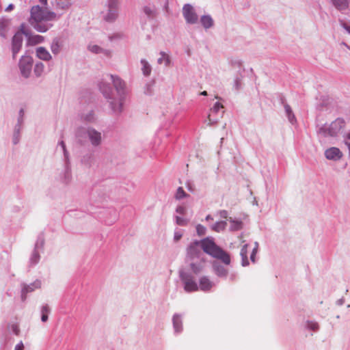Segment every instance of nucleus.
I'll return each mask as SVG.
<instances>
[{"instance_id": "obj_21", "label": "nucleus", "mask_w": 350, "mask_h": 350, "mask_svg": "<svg viewBox=\"0 0 350 350\" xmlns=\"http://www.w3.org/2000/svg\"><path fill=\"white\" fill-rule=\"evenodd\" d=\"M141 63L142 64V70L143 71V73L146 76H148L151 72V67L149 65V64L144 59H142L141 61Z\"/></svg>"}, {"instance_id": "obj_18", "label": "nucleus", "mask_w": 350, "mask_h": 350, "mask_svg": "<svg viewBox=\"0 0 350 350\" xmlns=\"http://www.w3.org/2000/svg\"><path fill=\"white\" fill-rule=\"evenodd\" d=\"M201 23L203 27L206 29L210 28L213 25V21L208 15L203 16L201 18Z\"/></svg>"}, {"instance_id": "obj_7", "label": "nucleus", "mask_w": 350, "mask_h": 350, "mask_svg": "<svg viewBox=\"0 0 350 350\" xmlns=\"http://www.w3.org/2000/svg\"><path fill=\"white\" fill-rule=\"evenodd\" d=\"M202 247H201L200 241H193L187 249V257L191 260L200 258L202 254Z\"/></svg>"}, {"instance_id": "obj_48", "label": "nucleus", "mask_w": 350, "mask_h": 350, "mask_svg": "<svg viewBox=\"0 0 350 350\" xmlns=\"http://www.w3.org/2000/svg\"><path fill=\"white\" fill-rule=\"evenodd\" d=\"M40 1L44 5H46L47 3V0H40Z\"/></svg>"}, {"instance_id": "obj_43", "label": "nucleus", "mask_w": 350, "mask_h": 350, "mask_svg": "<svg viewBox=\"0 0 350 350\" xmlns=\"http://www.w3.org/2000/svg\"><path fill=\"white\" fill-rule=\"evenodd\" d=\"M41 319L43 322H46L48 319V314H42Z\"/></svg>"}, {"instance_id": "obj_5", "label": "nucleus", "mask_w": 350, "mask_h": 350, "mask_svg": "<svg viewBox=\"0 0 350 350\" xmlns=\"http://www.w3.org/2000/svg\"><path fill=\"white\" fill-rule=\"evenodd\" d=\"M28 36V32L25 30V25L21 26L19 31L16 32L12 39V52L13 55L20 51L23 44V35Z\"/></svg>"}, {"instance_id": "obj_12", "label": "nucleus", "mask_w": 350, "mask_h": 350, "mask_svg": "<svg viewBox=\"0 0 350 350\" xmlns=\"http://www.w3.org/2000/svg\"><path fill=\"white\" fill-rule=\"evenodd\" d=\"M90 139L93 145H98L101 140V135L94 129H89L88 131Z\"/></svg>"}, {"instance_id": "obj_22", "label": "nucleus", "mask_w": 350, "mask_h": 350, "mask_svg": "<svg viewBox=\"0 0 350 350\" xmlns=\"http://www.w3.org/2000/svg\"><path fill=\"white\" fill-rule=\"evenodd\" d=\"M247 247V245L245 244L243 246V247L241 250V256H242V259H243V265H244V266L248 265Z\"/></svg>"}, {"instance_id": "obj_13", "label": "nucleus", "mask_w": 350, "mask_h": 350, "mask_svg": "<svg viewBox=\"0 0 350 350\" xmlns=\"http://www.w3.org/2000/svg\"><path fill=\"white\" fill-rule=\"evenodd\" d=\"M333 5L339 11L349 8L350 0H332Z\"/></svg>"}, {"instance_id": "obj_19", "label": "nucleus", "mask_w": 350, "mask_h": 350, "mask_svg": "<svg viewBox=\"0 0 350 350\" xmlns=\"http://www.w3.org/2000/svg\"><path fill=\"white\" fill-rule=\"evenodd\" d=\"M173 324L174 329L176 332H180L182 329V322L180 317L178 315L174 316Z\"/></svg>"}, {"instance_id": "obj_25", "label": "nucleus", "mask_w": 350, "mask_h": 350, "mask_svg": "<svg viewBox=\"0 0 350 350\" xmlns=\"http://www.w3.org/2000/svg\"><path fill=\"white\" fill-rule=\"evenodd\" d=\"M223 108H224V106L222 105V104H221V103H219L217 102V103L214 105L213 107L211 109V113H210V114L208 115V120H209L210 122H212V121H213V120H212V119H211L212 113H217V112H218L220 109H223Z\"/></svg>"}, {"instance_id": "obj_14", "label": "nucleus", "mask_w": 350, "mask_h": 350, "mask_svg": "<svg viewBox=\"0 0 350 350\" xmlns=\"http://www.w3.org/2000/svg\"><path fill=\"white\" fill-rule=\"evenodd\" d=\"M41 287V282L40 281H36L31 285L25 286L22 290V298L23 299H25V294L33 291L36 288H40Z\"/></svg>"}, {"instance_id": "obj_33", "label": "nucleus", "mask_w": 350, "mask_h": 350, "mask_svg": "<svg viewBox=\"0 0 350 350\" xmlns=\"http://www.w3.org/2000/svg\"><path fill=\"white\" fill-rule=\"evenodd\" d=\"M161 55H162V57L159 58L158 59V62L159 64H162L163 62V60L165 59V64L167 65L168 63H169V57L167 55H165V53H161Z\"/></svg>"}, {"instance_id": "obj_49", "label": "nucleus", "mask_w": 350, "mask_h": 350, "mask_svg": "<svg viewBox=\"0 0 350 350\" xmlns=\"http://www.w3.org/2000/svg\"><path fill=\"white\" fill-rule=\"evenodd\" d=\"M201 95H203V96H206L207 95V92L206 91H203L200 93Z\"/></svg>"}, {"instance_id": "obj_9", "label": "nucleus", "mask_w": 350, "mask_h": 350, "mask_svg": "<svg viewBox=\"0 0 350 350\" xmlns=\"http://www.w3.org/2000/svg\"><path fill=\"white\" fill-rule=\"evenodd\" d=\"M183 14L186 20L189 23H196L198 21V16L193 10V8L189 5L186 4L183 8Z\"/></svg>"}, {"instance_id": "obj_23", "label": "nucleus", "mask_w": 350, "mask_h": 350, "mask_svg": "<svg viewBox=\"0 0 350 350\" xmlns=\"http://www.w3.org/2000/svg\"><path fill=\"white\" fill-rule=\"evenodd\" d=\"M144 13L149 18H154L156 16L155 9L149 6H145L143 9Z\"/></svg>"}, {"instance_id": "obj_26", "label": "nucleus", "mask_w": 350, "mask_h": 350, "mask_svg": "<svg viewBox=\"0 0 350 350\" xmlns=\"http://www.w3.org/2000/svg\"><path fill=\"white\" fill-rule=\"evenodd\" d=\"M226 226V222L224 221L217 222L213 227L212 229L215 232H220L223 230Z\"/></svg>"}, {"instance_id": "obj_24", "label": "nucleus", "mask_w": 350, "mask_h": 350, "mask_svg": "<svg viewBox=\"0 0 350 350\" xmlns=\"http://www.w3.org/2000/svg\"><path fill=\"white\" fill-rule=\"evenodd\" d=\"M215 273L218 276L224 277L228 274V270L222 266H215Z\"/></svg>"}, {"instance_id": "obj_1", "label": "nucleus", "mask_w": 350, "mask_h": 350, "mask_svg": "<svg viewBox=\"0 0 350 350\" xmlns=\"http://www.w3.org/2000/svg\"><path fill=\"white\" fill-rule=\"evenodd\" d=\"M30 13L29 23L40 32L46 31L50 27L47 22L55 18L53 12H49L39 5L33 6Z\"/></svg>"}, {"instance_id": "obj_41", "label": "nucleus", "mask_w": 350, "mask_h": 350, "mask_svg": "<svg viewBox=\"0 0 350 350\" xmlns=\"http://www.w3.org/2000/svg\"><path fill=\"white\" fill-rule=\"evenodd\" d=\"M182 237V234L181 233H179V232H176L175 234H174V240L176 241H179Z\"/></svg>"}, {"instance_id": "obj_40", "label": "nucleus", "mask_w": 350, "mask_h": 350, "mask_svg": "<svg viewBox=\"0 0 350 350\" xmlns=\"http://www.w3.org/2000/svg\"><path fill=\"white\" fill-rule=\"evenodd\" d=\"M24 349V345L22 342L16 345L15 347V350H23Z\"/></svg>"}, {"instance_id": "obj_2", "label": "nucleus", "mask_w": 350, "mask_h": 350, "mask_svg": "<svg viewBox=\"0 0 350 350\" xmlns=\"http://www.w3.org/2000/svg\"><path fill=\"white\" fill-rule=\"evenodd\" d=\"M200 245L205 253L213 258L219 259L226 265L230 263V255L217 246L213 239L209 237L205 238L200 241Z\"/></svg>"}, {"instance_id": "obj_47", "label": "nucleus", "mask_w": 350, "mask_h": 350, "mask_svg": "<svg viewBox=\"0 0 350 350\" xmlns=\"http://www.w3.org/2000/svg\"><path fill=\"white\" fill-rule=\"evenodd\" d=\"M33 258H34V262H37L38 254L35 253L33 254Z\"/></svg>"}, {"instance_id": "obj_16", "label": "nucleus", "mask_w": 350, "mask_h": 350, "mask_svg": "<svg viewBox=\"0 0 350 350\" xmlns=\"http://www.w3.org/2000/svg\"><path fill=\"white\" fill-rule=\"evenodd\" d=\"M111 78L113 81L115 88L118 91H120L124 88L125 83L120 77L115 75H111Z\"/></svg>"}, {"instance_id": "obj_29", "label": "nucleus", "mask_w": 350, "mask_h": 350, "mask_svg": "<svg viewBox=\"0 0 350 350\" xmlns=\"http://www.w3.org/2000/svg\"><path fill=\"white\" fill-rule=\"evenodd\" d=\"M9 23L8 21L0 22V35L4 36L6 33Z\"/></svg>"}, {"instance_id": "obj_45", "label": "nucleus", "mask_w": 350, "mask_h": 350, "mask_svg": "<svg viewBox=\"0 0 350 350\" xmlns=\"http://www.w3.org/2000/svg\"><path fill=\"white\" fill-rule=\"evenodd\" d=\"M60 144H61V146H62V148H63V150L64 151V153L66 154V146H65L64 142L63 141H62L60 142Z\"/></svg>"}, {"instance_id": "obj_15", "label": "nucleus", "mask_w": 350, "mask_h": 350, "mask_svg": "<svg viewBox=\"0 0 350 350\" xmlns=\"http://www.w3.org/2000/svg\"><path fill=\"white\" fill-rule=\"evenodd\" d=\"M36 54L38 58L42 60H49L51 58V55L44 47H38L36 50Z\"/></svg>"}, {"instance_id": "obj_8", "label": "nucleus", "mask_w": 350, "mask_h": 350, "mask_svg": "<svg viewBox=\"0 0 350 350\" xmlns=\"http://www.w3.org/2000/svg\"><path fill=\"white\" fill-rule=\"evenodd\" d=\"M118 0H109L107 5L108 13L105 16V20L109 22L113 21L117 17Z\"/></svg>"}, {"instance_id": "obj_6", "label": "nucleus", "mask_w": 350, "mask_h": 350, "mask_svg": "<svg viewBox=\"0 0 350 350\" xmlns=\"http://www.w3.org/2000/svg\"><path fill=\"white\" fill-rule=\"evenodd\" d=\"M33 64V59L31 57L26 55L23 56L19 62V68L21 72L25 77H28L31 73Z\"/></svg>"}, {"instance_id": "obj_38", "label": "nucleus", "mask_w": 350, "mask_h": 350, "mask_svg": "<svg viewBox=\"0 0 350 350\" xmlns=\"http://www.w3.org/2000/svg\"><path fill=\"white\" fill-rule=\"evenodd\" d=\"M122 103H121V102H120V103H119V104H118V107H116V106H115V105H113V106H112V108H113V109L115 111H118V112H120V111H122Z\"/></svg>"}, {"instance_id": "obj_51", "label": "nucleus", "mask_w": 350, "mask_h": 350, "mask_svg": "<svg viewBox=\"0 0 350 350\" xmlns=\"http://www.w3.org/2000/svg\"><path fill=\"white\" fill-rule=\"evenodd\" d=\"M100 89L102 90V91H103L105 94L106 93V92H107V91H106L105 90L103 89L102 88H100Z\"/></svg>"}, {"instance_id": "obj_4", "label": "nucleus", "mask_w": 350, "mask_h": 350, "mask_svg": "<svg viewBox=\"0 0 350 350\" xmlns=\"http://www.w3.org/2000/svg\"><path fill=\"white\" fill-rule=\"evenodd\" d=\"M180 278L184 284V289L186 292L191 293L198 291V285L191 275L181 272Z\"/></svg>"}, {"instance_id": "obj_3", "label": "nucleus", "mask_w": 350, "mask_h": 350, "mask_svg": "<svg viewBox=\"0 0 350 350\" xmlns=\"http://www.w3.org/2000/svg\"><path fill=\"white\" fill-rule=\"evenodd\" d=\"M345 126V120L342 118H338L332 122L329 126L321 128L320 131L325 135L336 137L342 133Z\"/></svg>"}, {"instance_id": "obj_39", "label": "nucleus", "mask_w": 350, "mask_h": 350, "mask_svg": "<svg viewBox=\"0 0 350 350\" xmlns=\"http://www.w3.org/2000/svg\"><path fill=\"white\" fill-rule=\"evenodd\" d=\"M176 221H177V224H178V225H181V226H185V225H186V221H185L183 219H182V218H180V217H178L176 218Z\"/></svg>"}, {"instance_id": "obj_32", "label": "nucleus", "mask_w": 350, "mask_h": 350, "mask_svg": "<svg viewBox=\"0 0 350 350\" xmlns=\"http://www.w3.org/2000/svg\"><path fill=\"white\" fill-rule=\"evenodd\" d=\"M196 231L199 236L204 235L206 232V228L202 225L198 224L196 226Z\"/></svg>"}, {"instance_id": "obj_34", "label": "nucleus", "mask_w": 350, "mask_h": 350, "mask_svg": "<svg viewBox=\"0 0 350 350\" xmlns=\"http://www.w3.org/2000/svg\"><path fill=\"white\" fill-rule=\"evenodd\" d=\"M11 329L12 330V332L16 335L18 336L20 333V329H19V327L17 324H12L11 325Z\"/></svg>"}, {"instance_id": "obj_28", "label": "nucleus", "mask_w": 350, "mask_h": 350, "mask_svg": "<svg viewBox=\"0 0 350 350\" xmlns=\"http://www.w3.org/2000/svg\"><path fill=\"white\" fill-rule=\"evenodd\" d=\"M89 50L94 53H105V54H107V52L103 49H101L100 46L97 45H90L88 46Z\"/></svg>"}, {"instance_id": "obj_36", "label": "nucleus", "mask_w": 350, "mask_h": 350, "mask_svg": "<svg viewBox=\"0 0 350 350\" xmlns=\"http://www.w3.org/2000/svg\"><path fill=\"white\" fill-rule=\"evenodd\" d=\"M50 312V308L48 305H45L42 308V314H48Z\"/></svg>"}, {"instance_id": "obj_44", "label": "nucleus", "mask_w": 350, "mask_h": 350, "mask_svg": "<svg viewBox=\"0 0 350 350\" xmlns=\"http://www.w3.org/2000/svg\"><path fill=\"white\" fill-rule=\"evenodd\" d=\"M14 8V5L12 4H10L8 6V8H6V11H10L13 9Z\"/></svg>"}, {"instance_id": "obj_10", "label": "nucleus", "mask_w": 350, "mask_h": 350, "mask_svg": "<svg viewBox=\"0 0 350 350\" xmlns=\"http://www.w3.org/2000/svg\"><path fill=\"white\" fill-rule=\"evenodd\" d=\"M325 157L329 160H339L342 157V152L339 148L332 147L327 149L325 152Z\"/></svg>"}, {"instance_id": "obj_20", "label": "nucleus", "mask_w": 350, "mask_h": 350, "mask_svg": "<svg viewBox=\"0 0 350 350\" xmlns=\"http://www.w3.org/2000/svg\"><path fill=\"white\" fill-rule=\"evenodd\" d=\"M191 269L193 273L197 275L202 271L204 269V266L202 264H196V263H191L190 265Z\"/></svg>"}, {"instance_id": "obj_50", "label": "nucleus", "mask_w": 350, "mask_h": 350, "mask_svg": "<svg viewBox=\"0 0 350 350\" xmlns=\"http://www.w3.org/2000/svg\"><path fill=\"white\" fill-rule=\"evenodd\" d=\"M211 219L210 215H208V216L206 217V220H208V219Z\"/></svg>"}, {"instance_id": "obj_46", "label": "nucleus", "mask_w": 350, "mask_h": 350, "mask_svg": "<svg viewBox=\"0 0 350 350\" xmlns=\"http://www.w3.org/2000/svg\"><path fill=\"white\" fill-rule=\"evenodd\" d=\"M187 187V189L189 191H194V189H193V187H192V186H191V185L190 183H188Z\"/></svg>"}, {"instance_id": "obj_35", "label": "nucleus", "mask_w": 350, "mask_h": 350, "mask_svg": "<svg viewBox=\"0 0 350 350\" xmlns=\"http://www.w3.org/2000/svg\"><path fill=\"white\" fill-rule=\"evenodd\" d=\"M308 326L310 329H311L312 330H317L319 327L318 324L314 322H308Z\"/></svg>"}, {"instance_id": "obj_27", "label": "nucleus", "mask_w": 350, "mask_h": 350, "mask_svg": "<svg viewBox=\"0 0 350 350\" xmlns=\"http://www.w3.org/2000/svg\"><path fill=\"white\" fill-rule=\"evenodd\" d=\"M44 64L42 63H38L34 67V73L37 77L41 76L44 71Z\"/></svg>"}, {"instance_id": "obj_31", "label": "nucleus", "mask_w": 350, "mask_h": 350, "mask_svg": "<svg viewBox=\"0 0 350 350\" xmlns=\"http://www.w3.org/2000/svg\"><path fill=\"white\" fill-rule=\"evenodd\" d=\"M187 195L183 190V187H178L176 193V198L178 200L182 199L183 198L187 197Z\"/></svg>"}, {"instance_id": "obj_17", "label": "nucleus", "mask_w": 350, "mask_h": 350, "mask_svg": "<svg viewBox=\"0 0 350 350\" xmlns=\"http://www.w3.org/2000/svg\"><path fill=\"white\" fill-rule=\"evenodd\" d=\"M28 43L31 45H36L42 42L44 40V38L42 36L39 35H29L28 33Z\"/></svg>"}, {"instance_id": "obj_37", "label": "nucleus", "mask_w": 350, "mask_h": 350, "mask_svg": "<svg viewBox=\"0 0 350 350\" xmlns=\"http://www.w3.org/2000/svg\"><path fill=\"white\" fill-rule=\"evenodd\" d=\"M256 251H257V247H256L255 248L253 249L252 253L251 254V256H250V259L253 262H255V256H256Z\"/></svg>"}, {"instance_id": "obj_11", "label": "nucleus", "mask_w": 350, "mask_h": 350, "mask_svg": "<svg viewBox=\"0 0 350 350\" xmlns=\"http://www.w3.org/2000/svg\"><path fill=\"white\" fill-rule=\"evenodd\" d=\"M213 286V282L207 276H202L199 279L198 290L208 291Z\"/></svg>"}, {"instance_id": "obj_42", "label": "nucleus", "mask_w": 350, "mask_h": 350, "mask_svg": "<svg viewBox=\"0 0 350 350\" xmlns=\"http://www.w3.org/2000/svg\"><path fill=\"white\" fill-rule=\"evenodd\" d=\"M177 212L180 213H184L185 211V208L184 207H182V206H179L178 208H177Z\"/></svg>"}, {"instance_id": "obj_30", "label": "nucleus", "mask_w": 350, "mask_h": 350, "mask_svg": "<svg viewBox=\"0 0 350 350\" xmlns=\"http://www.w3.org/2000/svg\"><path fill=\"white\" fill-rule=\"evenodd\" d=\"M284 109L290 122H293V120L295 119V116L293 114L291 107L288 105H286L284 106Z\"/></svg>"}]
</instances>
